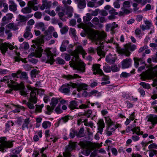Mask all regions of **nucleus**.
Listing matches in <instances>:
<instances>
[{"mask_svg":"<svg viewBox=\"0 0 157 157\" xmlns=\"http://www.w3.org/2000/svg\"><path fill=\"white\" fill-rule=\"evenodd\" d=\"M56 48H47L44 51L40 48L36 50L35 52L31 53L29 55L28 57L32 58L35 56L36 57L40 58L42 54L45 56L44 57V56H42V59L43 61L52 64L54 61L53 57L56 56Z\"/></svg>","mask_w":157,"mask_h":157,"instance_id":"1","label":"nucleus"},{"mask_svg":"<svg viewBox=\"0 0 157 157\" xmlns=\"http://www.w3.org/2000/svg\"><path fill=\"white\" fill-rule=\"evenodd\" d=\"M71 35L74 38V44L76 46V49L74 51L71 49L68 51L71 56H73L71 62H70V65L74 70H78V38L76 35V30L73 28H70Z\"/></svg>","mask_w":157,"mask_h":157,"instance_id":"2","label":"nucleus"},{"mask_svg":"<svg viewBox=\"0 0 157 157\" xmlns=\"http://www.w3.org/2000/svg\"><path fill=\"white\" fill-rule=\"evenodd\" d=\"M1 82L7 81L10 87L13 90H19L20 93L21 95L26 96L27 93L25 91V87L23 83H19L15 82L12 79L10 76H5L1 80Z\"/></svg>","mask_w":157,"mask_h":157,"instance_id":"3","label":"nucleus"},{"mask_svg":"<svg viewBox=\"0 0 157 157\" xmlns=\"http://www.w3.org/2000/svg\"><path fill=\"white\" fill-rule=\"evenodd\" d=\"M136 48V46L134 44H126L123 48H121L120 47H117V50L119 53L129 56L131 53L130 51H133Z\"/></svg>","mask_w":157,"mask_h":157,"instance_id":"4","label":"nucleus"},{"mask_svg":"<svg viewBox=\"0 0 157 157\" xmlns=\"http://www.w3.org/2000/svg\"><path fill=\"white\" fill-rule=\"evenodd\" d=\"M6 138L4 137H0V151L4 152L8 148L13 146V141L6 140Z\"/></svg>","mask_w":157,"mask_h":157,"instance_id":"5","label":"nucleus"},{"mask_svg":"<svg viewBox=\"0 0 157 157\" xmlns=\"http://www.w3.org/2000/svg\"><path fill=\"white\" fill-rule=\"evenodd\" d=\"M77 145L76 142L70 141L68 145L65 147V152L63 153V157H71V152L75 148Z\"/></svg>","mask_w":157,"mask_h":157,"instance_id":"6","label":"nucleus"},{"mask_svg":"<svg viewBox=\"0 0 157 157\" xmlns=\"http://www.w3.org/2000/svg\"><path fill=\"white\" fill-rule=\"evenodd\" d=\"M77 85L74 83L70 82V84L65 83L63 84L60 88L59 90L62 93L66 95H69L70 94V88L71 87L74 88L77 87Z\"/></svg>","mask_w":157,"mask_h":157,"instance_id":"7","label":"nucleus"},{"mask_svg":"<svg viewBox=\"0 0 157 157\" xmlns=\"http://www.w3.org/2000/svg\"><path fill=\"white\" fill-rule=\"evenodd\" d=\"M35 93L30 94V97L29 101L26 103V105L28 108L30 109H34L35 105H34L36 103L37 98L35 97Z\"/></svg>","mask_w":157,"mask_h":157,"instance_id":"8","label":"nucleus"},{"mask_svg":"<svg viewBox=\"0 0 157 157\" xmlns=\"http://www.w3.org/2000/svg\"><path fill=\"white\" fill-rule=\"evenodd\" d=\"M79 145L81 148L86 149V156H88L90 154L91 152L90 145L88 142L86 140H81L79 142Z\"/></svg>","mask_w":157,"mask_h":157,"instance_id":"9","label":"nucleus"},{"mask_svg":"<svg viewBox=\"0 0 157 157\" xmlns=\"http://www.w3.org/2000/svg\"><path fill=\"white\" fill-rule=\"evenodd\" d=\"M153 108L157 112V106L153 107ZM147 121L151 122L152 126H150L149 128L150 129H152L157 123V115H151L148 118Z\"/></svg>","mask_w":157,"mask_h":157,"instance_id":"10","label":"nucleus"},{"mask_svg":"<svg viewBox=\"0 0 157 157\" xmlns=\"http://www.w3.org/2000/svg\"><path fill=\"white\" fill-rule=\"evenodd\" d=\"M11 76L13 78H20L21 79L27 80L28 78L25 72H22L21 70L17 71L16 73H12Z\"/></svg>","mask_w":157,"mask_h":157,"instance_id":"11","label":"nucleus"},{"mask_svg":"<svg viewBox=\"0 0 157 157\" xmlns=\"http://www.w3.org/2000/svg\"><path fill=\"white\" fill-rule=\"evenodd\" d=\"M100 65L98 64H93L92 65V69L94 75L98 74L100 75H104L102 71L100 68Z\"/></svg>","mask_w":157,"mask_h":157,"instance_id":"12","label":"nucleus"},{"mask_svg":"<svg viewBox=\"0 0 157 157\" xmlns=\"http://www.w3.org/2000/svg\"><path fill=\"white\" fill-rule=\"evenodd\" d=\"M132 60L130 58H126L123 60L121 62L122 68H127L132 66Z\"/></svg>","mask_w":157,"mask_h":157,"instance_id":"13","label":"nucleus"},{"mask_svg":"<svg viewBox=\"0 0 157 157\" xmlns=\"http://www.w3.org/2000/svg\"><path fill=\"white\" fill-rule=\"evenodd\" d=\"M31 27L27 26L26 27L23 35L25 38L29 39L33 37V35L31 32Z\"/></svg>","mask_w":157,"mask_h":157,"instance_id":"14","label":"nucleus"},{"mask_svg":"<svg viewBox=\"0 0 157 157\" xmlns=\"http://www.w3.org/2000/svg\"><path fill=\"white\" fill-rule=\"evenodd\" d=\"M117 59V57L116 55L113 56L110 53L106 56L105 58L106 61L108 63L111 64L114 63Z\"/></svg>","mask_w":157,"mask_h":157,"instance_id":"15","label":"nucleus"},{"mask_svg":"<svg viewBox=\"0 0 157 157\" xmlns=\"http://www.w3.org/2000/svg\"><path fill=\"white\" fill-rule=\"evenodd\" d=\"M8 48L10 50H13L14 48V47L9 44H2L0 45V50L3 52H6Z\"/></svg>","mask_w":157,"mask_h":157,"instance_id":"16","label":"nucleus"},{"mask_svg":"<svg viewBox=\"0 0 157 157\" xmlns=\"http://www.w3.org/2000/svg\"><path fill=\"white\" fill-rule=\"evenodd\" d=\"M6 29H8L10 30H13L16 31L18 29V24L14 22H12L6 25Z\"/></svg>","mask_w":157,"mask_h":157,"instance_id":"17","label":"nucleus"},{"mask_svg":"<svg viewBox=\"0 0 157 157\" xmlns=\"http://www.w3.org/2000/svg\"><path fill=\"white\" fill-rule=\"evenodd\" d=\"M69 119L70 118L69 116H65L61 117L55 124L56 125H57V127H58L60 124H62L67 123Z\"/></svg>","mask_w":157,"mask_h":157,"instance_id":"18","label":"nucleus"},{"mask_svg":"<svg viewBox=\"0 0 157 157\" xmlns=\"http://www.w3.org/2000/svg\"><path fill=\"white\" fill-rule=\"evenodd\" d=\"M43 4L40 7V9L42 10L44 9H48L51 7L52 2L47 0H43Z\"/></svg>","mask_w":157,"mask_h":157,"instance_id":"19","label":"nucleus"},{"mask_svg":"<svg viewBox=\"0 0 157 157\" xmlns=\"http://www.w3.org/2000/svg\"><path fill=\"white\" fill-rule=\"evenodd\" d=\"M42 136V132L41 130L35 131L34 136L33 137V140L34 141H37L39 140V138H41Z\"/></svg>","mask_w":157,"mask_h":157,"instance_id":"20","label":"nucleus"},{"mask_svg":"<svg viewBox=\"0 0 157 157\" xmlns=\"http://www.w3.org/2000/svg\"><path fill=\"white\" fill-rule=\"evenodd\" d=\"M134 65L136 68H137L139 65V63L141 64H144L145 63V61L143 58H134Z\"/></svg>","mask_w":157,"mask_h":157,"instance_id":"21","label":"nucleus"},{"mask_svg":"<svg viewBox=\"0 0 157 157\" xmlns=\"http://www.w3.org/2000/svg\"><path fill=\"white\" fill-rule=\"evenodd\" d=\"M86 66V64L79 58V73H83L85 71Z\"/></svg>","mask_w":157,"mask_h":157,"instance_id":"22","label":"nucleus"},{"mask_svg":"<svg viewBox=\"0 0 157 157\" xmlns=\"http://www.w3.org/2000/svg\"><path fill=\"white\" fill-rule=\"evenodd\" d=\"M13 15L11 13H8L4 16L2 19V21L4 23H7L9 22L13 17Z\"/></svg>","mask_w":157,"mask_h":157,"instance_id":"23","label":"nucleus"},{"mask_svg":"<svg viewBox=\"0 0 157 157\" xmlns=\"http://www.w3.org/2000/svg\"><path fill=\"white\" fill-rule=\"evenodd\" d=\"M35 93V97L37 98V94H38L40 96L44 94V90H43L39 89L37 90L36 89H32L31 91L30 94Z\"/></svg>","mask_w":157,"mask_h":157,"instance_id":"24","label":"nucleus"},{"mask_svg":"<svg viewBox=\"0 0 157 157\" xmlns=\"http://www.w3.org/2000/svg\"><path fill=\"white\" fill-rule=\"evenodd\" d=\"M117 26L118 25L115 22L111 24H107L106 25V31H108L110 30L113 31L117 27Z\"/></svg>","mask_w":157,"mask_h":157,"instance_id":"25","label":"nucleus"},{"mask_svg":"<svg viewBox=\"0 0 157 157\" xmlns=\"http://www.w3.org/2000/svg\"><path fill=\"white\" fill-rule=\"evenodd\" d=\"M75 136H78V132L74 128H71L70 130L69 136L71 139H73Z\"/></svg>","mask_w":157,"mask_h":157,"instance_id":"26","label":"nucleus"},{"mask_svg":"<svg viewBox=\"0 0 157 157\" xmlns=\"http://www.w3.org/2000/svg\"><path fill=\"white\" fill-rule=\"evenodd\" d=\"M85 33H80V35L82 37H85L86 34L89 36H92L94 33L93 31L90 29H88L85 30Z\"/></svg>","mask_w":157,"mask_h":157,"instance_id":"27","label":"nucleus"},{"mask_svg":"<svg viewBox=\"0 0 157 157\" xmlns=\"http://www.w3.org/2000/svg\"><path fill=\"white\" fill-rule=\"evenodd\" d=\"M9 2L10 4L9 6L10 10L13 12L16 11L17 9V5L13 1H10Z\"/></svg>","mask_w":157,"mask_h":157,"instance_id":"28","label":"nucleus"},{"mask_svg":"<svg viewBox=\"0 0 157 157\" xmlns=\"http://www.w3.org/2000/svg\"><path fill=\"white\" fill-rule=\"evenodd\" d=\"M69 43V41L67 40L63 41L60 48L61 52H64L66 50L67 47Z\"/></svg>","mask_w":157,"mask_h":157,"instance_id":"29","label":"nucleus"},{"mask_svg":"<svg viewBox=\"0 0 157 157\" xmlns=\"http://www.w3.org/2000/svg\"><path fill=\"white\" fill-rule=\"evenodd\" d=\"M65 10H66V14L68 17H71L72 16L73 9L71 6H67L64 7Z\"/></svg>","mask_w":157,"mask_h":157,"instance_id":"30","label":"nucleus"},{"mask_svg":"<svg viewBox=\"0 0 157 157\" xmlns=\"http://www.w3.org/2000/svg\"><path fill=\"white\" fill-rule=\"evenodd\" d=\"M29 6L23 8L21 10V12L24 14L29 13L32 11V8L30 5L29 2Z\"/></svg>","mask_w":157,"mask_h":157,"instance_id":"31","label":"nucleus"},{"mask_svg":"<svg viewBox=\"0 0 157 157\" xmlns=\"http://www.w3.org/2000/svg\"><path fill=\"white\" fill-rule=\"evenodd\" d=\"M87 119H86L83 120V121H82V120L81 119H79V124L80 122H83L84 123V125L86 126H90L91 128H93L94 126V124L92 121H90L89 123L87 122Z\"/></svg>","mask_w":157,"mask_h":157,"instance_id":"32","label":"nucleus"},{"mask_svg":"<svg viewBox=\"0 0 157 157\" xmlns=\"http://www.w3.org/2000/svg\"><path fill=\"white\" fill-rule=\"evenodd\" d=\"M94 95L97 97H99L101 95V94L100 92H98L97 90H92L90 92L89 94V96L90 97Z\"/></svg>","mask_w":157,"mask_h":157,"instance_id":"33","label":"nucleus"},{"mask_svg":"<svg viewBox=\"0 0 157 157\" xmlns=\"http://www.w3.org/2000/svg\"><path fill=\"white\" fill-rule=\"evenodd\" d=\"M45 107L46 109L45 111V113L47 114H51L54 108L52 106L51 107L49 105H46Z\"/></svg>","mask_w":157,"mask_h":157,"instance_id":"34","label":"nucleus"},{"mask_svg":"<svg viewBox=\"0 0 157 157\" xmlns=\"http://www.w3.org/2000/svg\"><path fill=\"white\" fill-rule=\"evenodd\" d=\"M78 102L77 101L73 100L70 102L69 107L71 109H78Z\"/></svg>","mask_w":157,"mask_h":157,"instance_id":"35","label":"nucleus"},{"mask_svg":"<svg viewBox=\"0 0 157 157\" xmlns=\"http://www.w3.org/2000/svg\"><path fill=\"white\" fill-rule=\"evenodd\" d=\"M133 134L136 133L137 135H142L143 133V132H140L139 127L135 126L134 128H133Z\"/></svg>","mask_w":157,"mask_h":157,"instance_id":"36","label":"nucleus"},{"mask_svg":"<svg viewBox=\"0 0 157 157\" xmlns=\"http://www.w3.org/2000/svg\"><path fill=\"white\" fill-rule=\"evenodd\" d=\"M25 109L24 107L18 105L17 106L16 108L13 110L12 112L14 113H17L19 112L21 110H24Z\"/></svg>","mask_w":157,"mask_h":157,"instance_id":"37","label":"nucleus"},{"mask_svg":"<svg viewBox=\"0 0 157 157\" xmlns=\"http://www.w3.org/2000/svg\"><path fill=\"white\" fill-rule=\"evenodd\" d=\"M59 99L58 98H53L51 99L50 104L52 107L54 108L55 106L59 102Z\"/></svg>","mask_w":157,"mask_h":157,"instance_id":"38","label":"nucleus"},{"mask_svg":"<svg viewBox=\"0 0 157 157\" xmlns=\"http://www.w3.org/2000/svg\"><path fill=\"white\" fill-rule=\"evenodd\" d=\"M78 76L77 74H74L73 75H68L65 76V78L68 80L74 79L78 77Z\"/></svg>","mask_w":157,"mask_h":157,"instance_id":"39","label":"nucleus"},{"mask_svg":"<svg viewBox=\"0 0 157 157\" xmlns=\"http://www.w3.org/2000/svg\"><path fill=\"white\" fill-rule=\"evenodd\" d=\"M97 54L99 56L102 58L105 57V52L102 51L101 48H97Z\"/></svg>","mask_w":157,"mask_h":157,"instance_id":"40","label":"nucleus"},{"mask_svg":"<svg viewBox=\"0 0 157 157\" xmlns=\"http://www.w3.org/2000/svg\"><path fill=\"white\" fill-rule=\"evenodd\" d=\"M51 125V123L48 121H45L42 123V126L45 129L50 127Z\"/></svg>","mask_w":157,"mask_h":157,"instance_id":"41","label":"nucleus"},{"mask_svg":"<svg viewBox=\"0 0 157 157\" xmlns=\"http://www.w3.org/2000/svg\"><path fill=\"white\" fill-rule=\"evenodd\" d=\"M85 136L84 128L82 126L79 129V138L84 137Z\"/></svg>","mask_w":157,"mask_h":157,"instance_id":"42","label":"nucleus"},{"mask_svg":"<svg viewBox=\"0 0 157 157\" xmlns=\"http://www.w3.org/2000/svg\"><path fill=\"white\" fill-rule=\"evenodd\" d=\"M20 55V54L19 53H17V56L15 57H14V60L16 62H19L20 60H21L23 62L26 63L27 62V61L25 60L24 59H21L19 57V56Z\"/></svg>","mask_w":157,"mask_h":157,"instance_id":"43","label":"nucleus"},{"mask_svg":"<svg viewBox=\"0 0 157 157\" xmlns=\"http://www.w3.org/2000/svg\"><path fill=\"white\" fill-rule=\"evenodd\" d=\"M29 121L28 119L25 120L24 123L23 124L21 128L23 130H24L25 128H28V124Z\"/></svg>","mask_w":157,"mask_h":157,"instance_id":"44","label":"nucleus"},{"mask_svg":"<svg viewBox=\"0 0 157 157\" xmlns=\"http://www.w3.org/2000/svg\"><path fill=\"white\" fill-rule=\"evenodd\" d=\"M139 84L142 86L145 89H149L151 88V86L149 84L144 82H141L139 83Z\"/></svg>","mask_w":157,"mask_h":157,"instance_id":"45","label":"nucleus"},{"mask_svg":"<svg viewBox=\"0 0 157 157\" xmlns=\"http://www.w3.org/2000/svg\"><path fill=\"white\" fill-rule=\"evenodd\" d=\"M87 87L88 86L86 84L79 82V91L80 90H86Z\"/></svg>","mask_w":157,"mask_h":157,"instance_id":"46","label":"nucleus"},{"mask_svg":"<svg viewBox=\"0 0 157 157\" xmlns=\"http://www.w3.org/2000/svg\"><path fill=\"white\" fill-rule=\"evenodd\" d=\"M79 54H81L82 56V57L84 58L85 56L87 54V53L85 52V50L83 49L82 47L81 46L79 45Z\"/></svg>","mask_w":157,"mask_h":157,"instance_id":"47","label":"nucleus"},{"mask_svg":"<svg viewBox=\"0 0 157 157\" xmlns=\"http://www.w3.org/2000/svg\"><path fill=\"white\" fill-rule=\"evenodd\" d=\"M5 33L6 35L7 36V39H9L11 38V37L13 36V34L11 32L10 30L7 29H6L5 30Z\"/></svg>","mask_w":157,"mask_h":157,"instance_id":"48","label":"nucleus"},{"mask_svg":"<svg viewBox=\"0 0 157 157\" xmlns=\"http://www.w3.org/2000/svg\"><path fill=\"white\" fill-rule=\"evenodd\" d=\"M86 6V3L85 0H79V8H84Z\"/></svg>","mask_w":157,"mask_h":157,"instance_id":"49","label":"nucleus"},{"mask_svg":"<svg viewBox=\"0 0 157 157\" xmlns=\"http://www.w3.org/2000/svg\"><path fill=\"white\" fill-rule=\"evenodd\" d=\"M157 154V151L155 150H150L149 152V156L150 157H153L154 155H156Z\"/></svg>","mask_w":157,"mask_h":157,"instance_id":"50","label":"nucleus"},{"mask_svg":"<svg viewBox=\"0 0 157 157\" xmlns=\"http://www.w3.org/2000/svg\"><path fill=\"white\" fill-rule=\"evenodd\" d=\"M14 123L11 121H9L6 124V129L7 130H9V128L11 126H13Z\"/></svg>","mask_w":157,"mask_h":157,"instance_id":"51","label":"nucleus"},{"mask_svg":"<svg viewBox=\"0 0 157 157\" xmlns=\"http://www.w3.org/2000/svg\"><path fill=\"white\" fill-rule=\"evenodd\" d=\"M37 27L38 28L44 31L45 30V27L44 23L43 22H40L37 24Z\"/></svg>","mask_w":157,"mask_h":157,"instance_id":"52","label":"nucleus"},{"mask_svg":"<svg viewBox=\"0 0 157 157\" xmlns=\"http://www.w3.org/2000/svg\"><path fill=\"white\" fill-rule=\"evenodd\" d=\"M131 74L129 73H127L126 72H123L120 75L121 78H127L130 76Z\"/></svg>","mask_w":157,"mask_h":157,"instance_id":"53","label":"nucleus"},{"mask_svg":"<svg viewBox=\"0 0 157 157\" xmlns=\"http://www.w3.org/2000/svg\"><path fill=\"white\" fill-rule=\"evenodd\" d=\"M68 28L67 26H64L60 30L62 34H64L67 33L68 31Z\"/></svg>","mask_w":157,"mask_h":157,"instance_id":"54","label":"nucleus"},{"mask_svg":"<svg viewBox=\"0 0 157 157\" xmlns=\"http://www.w3.org/2000/svg\"><path fill=\"white\" fill-rule=\"evenodd\" d=\"M27 17L21 15H19V20L20 22H25L27 21Z\"/></svg>","mask_w":157,"mask_h":157,"instance_id":"55","label":"nucleus"},{"mask_svg":"<svg viewBox=\"0 0 157 157\" xmlns=\"http://www.w3.org/2000/svg\"><path fill=\"white\" fill-rule=\"evenodd\" d=\"M145 24L146 25H145L146 29H149L152 26V24L151 22H150L148 20L145 21Z\"/></svg>","mask_w":157,"mask_h":157,"instance_id":"56","label":"nucleus"},{"mask_svg":"<svg viewBox=\"0 0 157 157\" xmlns=\"http://www.w3.org/2000/svg\"><path fill=\"white\" fill-rule=\"evenodd\" d=\"M22 149L21 147H18L15 149L12 150V152L13 154H18L21 151Z\"/></svg>","mask_w":157,"mask_h":157,"instance_id":"57","label":"nucleus"},{"mask_svg":"<svg viewBox=\"0 0 157 157\" xmlns=\"http://www.w3.org/2000/svg\"><path fill=\"white\" fill-rule=\"evenodd\" d=\"M56 61L57 63L59 64H63L65 63L64 60L59 57L57 58Z\"/></svg>","mask_w":157,"mask_h":157,"instance_id":"58","label":"nucleus"},{"mask_svg":"<svg viewBox=\"0 0 157 157\" xmlns=\"http://www.w3.org/2000/svg\"><path fill=\"white\" fill-rule=\"evenodd\" d=\"M99 127L104 128L105 124L103 120L102 119H100L98 122Z\"/></svg>","mask_w":157,"mask_h":157,"instance_id":"59","label":"nucleus"},{"mask_svg":"<svg viewBox=\"0 0 157 157\" xmlns=\"http://www.w3.org/2000/svg\"><path fill=\"white\" fill-rule=\"evenodd\" d=\"M38 74L37 70L34 69L32 70L31 72V75L32 77H36V75Z\"/></svg>","mask_w":157,"mask_h":157,"instance_id":"60","label":"nucleus"},{"mask_svg":"<svg viewBox=\"0 0 157 157\" xmlns=\"http://www.w3.org/2000/svg\"><path fill=\"white\" fill-rule=\"evenodd\" d=\"M21 47L22 48L27 49L29 48V45L27 43L24 42L22 44Z\"/></svg>","mask_w":157,"mask_h":157,"instance_id":"61","label":"nucleus"},{"mask_svg":"<svg viewBox=\"0 0 157 157\" xmlns=\"http://www.w3.org/2000/svg\"><path fill=\"white\" fill-rule=\"evenodd\" d=\"M148 149L149 150H152V149L154 148L157 149V144L155 143H153L150 144L148 147Z\"/></svg>","mask_w":157,"mask_h":157,"instance_id":"62","label":"nucleus"},{"mask_svg":"<svg viewBox=\"0 0 157 157\" xmlns=\"http://www.w3.org/2000/svg\"><path fill=\"white\" fill-rule=\"evenodd\" d=\"M46 149V148L42 147L40 150L39 152L41 154L40 157H47L46 155L44 153V151Z\"/></svg>","mask_w":157,"mask_h":157,"instance_id":"63","label":"nucleus"},{"mask_svg":"<svg viewBox=\"0 0 157 157\" xmlns=\"http://www.w3.org/2000/svg\"><path fill=\"white\" fill-rule=\"evenodd\" d=\"M40 153L39 151H33L32 154L33 157H40L41 155H40Z\"/></svg>","mask_w":157,"mask_h":157,"instance_id":"64","label":"nucleus"}]
</instances>
